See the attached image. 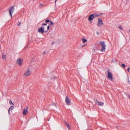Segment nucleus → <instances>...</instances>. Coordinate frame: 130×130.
<instances>
[{"label":"nucleus","instance_id":"c9c22d12","mask_svg":"<svg viewBox=\"0 0 130 130\" xmlns=\"http://www.w3.org/2000/svg\"><path fill=\"white\" fill-rule=\"evenodd\" d=\"M129 32L130 33V30H129Z\"/></svg>","mask_w":130,"mask_h":130},{"label":"nucleus","instance_id":"473e14b6","mask_svg":"<svg viewBox=\"0 0 130 130\" xmlns=\"http://www.w3.org/2000/svg\"><path fill=\"white\" fill-rule=\"evenodd\" d=\"M41 5H42L41 4H40V6H41Z\"/></svg>","mask_w":130,"mask_h":130},{"label":"nucleus","instance_id":"7c9ffc66","mask_svg":"<svg viewBox=\"0 0 130 130\" xmlns=\"http://www.w3.org/2000/svg\"><path fill=\"white\" fill-rule=\"evenodd\" d=\"M53 105H55V103H53Z\"/></svg>","mask_w":130,"mask_h":130},{"label":"nucleus","instance_id":"c85d7f7f","mask_svg":"<svg viewBox=\"0 0 130 130\" xmlns=\"http://www.w3.org/2000/svg\"><path fill=\"white\" fill-rule=\"evenodd\" d=\"M96 50H95V49H94V52H96Z\"/></svg>","mask_w":130,"mask_h":130},{"label":"nucleus","instance_id":"7ed1b4c3","mask_svg":"<svg viewBox=\"0 0 130 130\" xmlns=\"http://www.w3.org/2000/svg\"><path fill=\"white\" fill-rule=\"evenodd\" d=\"M103 22L101 19L99 18L98 21L97 26L98 27L101 26L103 25Z\"/></svg>","mask_w":130,"mask_h":130},{"label":"nucleus","instance_id":"dca6fc26","mask_svg":"<svg viewBox=\"0 0 130 130\" xmlns=\"http://www.w3.org/2000/svg\"><path fill=\"white\" fill-rule=\"evenodd\" d=\"M9 103L10 104H12V105H14V104L12 103L11 101V100H10L9 101Z\"/></svg>","mask_w":130,"mask_h":130},{"label":"nucleus","instance_id":"aec40b11","mask_svg":"<svg viewBox=\"0 0 130 130\" xmlns=\"http://www.w3.org/2000/svg\"><path fill=\"white\" fill-rule=\"evenodd\" d=\"M94 14V17H96L99 16V15L98 14Z\"/></svg>","mask_w":130,"mask_h":130},{"label":"nucleus","instance_id":"cd10ccee","mask_svg":"<svg viewBox=\"0 0 130 130\" xmlns=\"http://www.w3.org/2000/svg\"><path fill=\"white\" fill-rule=\"evenodd\" d=\"M127 96L128 98H130V95H127Z\"/></svg>","mask_w":130,"mask_h":130},{"label":"nucleus","instance_id":"412c9836","mask_svg":"<svg viewBox=\"0 0 130 130\" xmlns=\"http://www.w3.org/2000/svg\"><path fill=\"white\" fill-rule=\"evenodd\" d=\"M50 21L49 20H46L45 21V22H46V23H47V22H50Z\"/></svg>","mask_w":130,"mask_h":130},{"label":"nucleus","instance_id":"f3484780","mask_svg":"<svg viewBox=\"0 0 130 130\" xmlns=\"http://www.w3.org/2000/svg\"><path fill=\"white\" fill-rule=\"evenodd\" d=\"M121 66L123 68H125V64L123 63H122Z\"/></svg>","mask_w":130,"mask_h":130},{"label":"nucleus","instance_id":"4be33fe9","mask_svg":"<svg viewBox=\"0 0 130 130\" xmlns=\"http://www.w3.org/2000/svg\"><path fill=\"white\" fill-rule=\"evenodd\" d=\"M118 28H119V29L122 30V27L121 26H118Z\"/></svg>","mask_w":130,"mask_h":130},{"label":"nucleus","instance_id":"9b49d317","mask_svg":"<svg viewBox=\"0 0 130 130\" xmlns=\"http://www.w3.org/2000/svg\"><path fill=\"white\" fill-rule=\"evenodd\" d=\"M94 18V14H92L90 15L88 18V20L89 21H91L93 20Z\"/></svg>","mask_w":130,"mask_h":130},{"label":"nucleus","instance_id":"c756f323","mask_svg":"<svg viewBox=\"0 0 130 130\" xmlns=\"http://www.w3.org/2000/svg\"><path fill=\"white\" fill-rule=\"evenodd\" d=\"M58 0H55V5H56V2Z\"/></svg>","mask_w":130,"mask_h":130},{"label":"nucleus","instance_id":"6ab92c4d","mask_svg":"<svg viewBox=\"0 0 130 130\" xmlns=\"http://www.w3.org/2000/svg\"><path fill=\"white\" fill-rule=\"evenodd\" d=\"M50 28V26L49 25H48L47 26V30L46 31H45V32H47V31Z\"/></svg>","mask_w":130,"mask_h":130},{"label":"nucleus","instance_id":"5701e85b","mask_svg":"<svg viewBox=\"0 0 130 130\" xmlns=\"http://www.w3.org/2000/svg\"><path fill=\"white\" fill-rule=\"evenodd\" d=\"M47 25V24L46 23H43L42 24V25Z\"/></svg>","mask_w":130,"mask_h":130},{"label":"nucleus","instance_id":"f257e3e1","mask_svg":"<svg viewBox=\"0 0 130 130\" xmlns=\"http://www.w3.org/2000/svg\"><path fill=\"white\" fill-rule=\"evenodd\" d=\"M101 51L103 52L105 51L106 45H105L104 41H102L101 42Z\"/></svg>","mask_w":130,"mask_h":130},{"label":"nucleus","instance_id":"a878e982","mask_svg":"<svg viewBox=\"0 0 130 130\" xmlns=\"http://www.w3.org/2000/svg\"><path fill=\"white\" fill-rule=\"evenodd\" d=\"M10 110H9V109H8V113L9 114H10Z\"/></svg>","mask_w":130,"mask_h":130},{"label":"nucleus","instance_id":"39448f33","mask_svg":"<svg viewBox=\"0 0 130 130\" xmlns=\"http://www.w3.org/2000/svg\"><path fill=\"white\" fill-rule=\"evenodd\" d=\"M14 10V7L13 6L11 7L9 10V14L11 18L12 17V14Z\"/></svg>","mask_w":130,"mask_h":130},{"label":"nucleus","instance_id":"9d476101","mask_svg":"<svg viewBox=\"0 0 130 130\" xmlns=\"http://www.w3.org/2000/svg\"><path fill=\"white\" fill-rule=\"evenodd\" d=\"M27 109H25V108L24 109V110L23 112V114L24 115H26L28 113V107H27Z\"/></svg>","mask_w":130,"mask_h":130},{"label":"nucleus","instance_id":"ddd939ff","mask_svg":"<svg viewBox=\"0 0 130 130\" xmlns=\"http://www.w3.org/2000/svg\"><path fill=\"white\" fill-rule=\"evenodd\" d=\"M2 59L4 60H6V55H5L3 54H2Z\"/></svg>","mask_w":130,"mask_h":130},{"label":"nucleus","instance_id":"393cba45","mask_svg":"<svg viewBox=\"0 0 130 130\" xmlns=\"http://www.w3.org/2000/svg\"><path fill=\"white\" fill-rule=\"evenodd\" d=\"M129 70H130V68H129V67H128V68H127V71H128V72H129Z\"/></svg>","mask_w":130,"mask_h":130},{"label":"nucleus","instance_id":"f03ea898","mask_svg":"<svg viewBox=\"0 0 130 130\" xmlns=\"http://www.w3.org/2000/svg\"><path fill=\"white\" fill-rule=\"evenodd\" d=\"M30 74V71L29 68H28L27 70L25 71L24 73L23 76L24 77H26L28 76Z\"/></svg>","mask_w":130,"mask_h":130},{"label":"nucleus","instance_id":"f704fd0d","mask_svg":"<svg viewBox=\"0 0 130 130\" xmlns=\"http://www.w3.org/2000/svg\"><path fill=\"white\" fill-rule=\"evenodd\" d=\"M53 43H54V42H52V44H53Z\"/></svg>","mask_w":130,"mask_h":130},{"label":"nucleus","instance_id":"20e7f679","mask_svg":"<svg viewBox=\"0 0 130 130\" xmlns=\"http://www.w3.org/2000/svg\"><path fill=\"white\" fill-rule=\"evenodd\" d=\"M23 60L22 59H18L17 60L16 63L19 66H21L22 65Z\"/></svg>","mask_w":130,"mask_h":130},{"label":"nucleus","instance_id":"a211bd4d","mask_svg":"<svg viewBox=\"0 0 130 130\" xmlns=\"http://www.w3.org/2000/svg\"><path fill=\"white\" fill-rule=\"evenodd\" d=\"M50 24L51 25H52L54 24V23L52 22L51 21H50Z\"/></svg>","mask_w":130,"mask_h":130},{"label":"nucleus","instance_id":"72a5a7b5","mask_svg":"<svg viewBox=\"0 0 130 130\" xmlns=\"http://www.w3.org/2000/svg\"><path fill=\"white\" fill-rule=\"evenodd\" d=\"M97 34H98V32H97Z\"/></svg>","mask_w":130,"mask_h":130},{"label":"nucleus","instance_id":"423d86ee","mask_svg":"<svg viewBox=\"0 0 130 130\" xmlns=\"http://www.w3.org/2000/svg\"><path fill=\"white\" fill-rule=\"evenodd\" d=\"M38 32L39 33H43L44 32V28L43 26L38 28Z\"/></svg>","mask_w":130,"mask_h":130},{"label":"nucleus","instance_id":"4468645a","mask_svg":"<svg viewBox=\"0 0 130 130\" xmlns=\"http://www.w3.org/2000/svg\"><path fill=\"white\" fill-rule=\"evenodd\" d=\"M82 41L83 43H85L87 42V40L84 38H83L82 39Z\"/></svg>","mask_w":130,"mask_h":130},{"label":"nucleus","instance_id":"2f4dec72","mask_svg":"<svg viewBox=\"0 0 130 130\" xmlns=\"http://www.w3.org/2000/svg\"><path fill=\"white\" fill-rule=\"evenodd\" d=\"M84 45L82 47H83V46H84L85 45Z\"/></svg>","mask_w":130,"mask_h":130},{"label":"nucleus","instance_id":"6e6552de","mask_svg":"<svg viewBox=\"0 0 130 130\" xmlns=\"http://www.w3.org/2000/svg\"><path fill=\"white\" fill-rule=\"evenodd\" d=\"M65 101L66 103L68 105H70L71 102L68 97H66Z\"/></svg>","mask_w":130,"mask_h":130},{"label":"nucleus","instance_id":"b1692460","mask_svg":"<svg viewBox=\"0 0 130 130\" xmlns=\"http://www.w3.org/2000/svg\"><path fill=\"white\" fill-rule=\"evenodd\" d=\"M20 24H21V22H19V24H18L17 25L18 26H20Z\"/></svg>","mask_w":130,"mask_h":130},{"label":"nucleus","instance_id":"2eb2a0df","mask_svg":"<svg viewBox=\"0 0 130 130\" xmlns=\"http://www.w3.org/2000/svg\"><path fill=\"white\" fill-rule=\"evenodd\" d=\"M13 108H14L13 106H11L10 107V108L9 109V110H11L12 111V110L13 109Z\"/></svg>","mask_w":130,"mask_h":130},{"label":"nucleus","instance_id":"1a4fd4ad","mask_svg":"<svg viewBox=\"0 0 130 130\" xmlns=\"http://www.w3.org/2000/svg\"><path fill=\"white\" fill-rule=\"evenodd\" d=\"M95 102L96 104L100 106H102L104 104L103 103L99 102L97 100H96L95 101Z\"/></svg>","mask_w":130,"mask_h":130},{"label":"nucleus","instance_id":"0eeeda50","mask_svg":"<svg viewBox=\"0 0 130 130\" xmlns=\"http://www.w3.org/2000/svg\"><path fill=\"white\" fill-rule=\"evenodd\" d=\"M107 76L108 78L109 79H110L111 80H112L113 79L112 74L110 72L108 71H107Z\"/></svg>","mask_w":130,"mask_h":130},{"label":"nucleus","instance_id":"bb28decb","mask_svg":"<svg viewBox=\"0 0 130 130\" xmlns=\"http://www.w3.org/2000/svg\"><path fill=\"white\" fill-rule=\"evenodd\" d=\"M46 52L45 51H44L43 52V54H44Z\"/></svg>","mask_w":130,"mask_h":130},{"label":"nucleus","instance_id":"f8f14e48","mask_svg":"<svg viewBox=\"0 0 130 130\" xmlns=\"http://www.w3.org/2000/svg\"><path fill=\"white\" fill-rule=\"evenodd\" d=\"M65 123L66 124L67 126L69 129H70L71 128V126H70V125L69 124H68L66 122H65Z\"/></svg>","mask_w":130,"mask_h":130}]
</instances>
